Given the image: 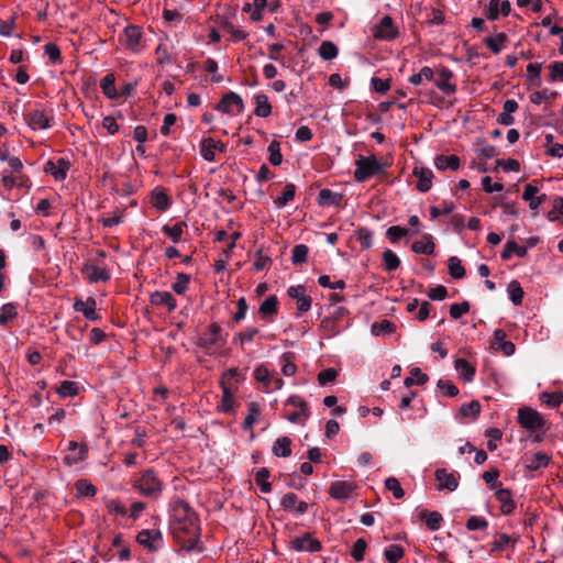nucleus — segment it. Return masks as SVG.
I'll return each mask as SVG.
<instances>
[{
  "instance_id": "obj_1",
  "label": "nucleus",
  "mask_w": 563,
  "mask_h": 563,
  "mask_svg": "<svg viewBox=\"0 0 563 563\" xmlns=\"http://www.w3.org/2000/svg\"><path fill=\"white\" fill-rule=\"evenodd\" d=\"M385 168L386 165L382 163L375 155H360L355 161L354 179L357 183H364L368 178L383 173Z\"/></svg>"
},
{
  "instance_id": "obj_2",
  "label": "nucleus",
  "mask_w": 563,
  "mask_h": 563,
  "mask_svg": "<svg viewBox=\"0 0 563 563\" xmlns=\"http://www.w3.org/2000/svg\"><path fill=\"white\" fill-rule=\"evenodd\" d=\"M134 487L146 497H157L162 492V482L153 470L144 471L133 483Z\"/></svg>"
},
{
  "instance_id": "obj_3",
  "label": "nucleus",
  "mask_w": 563,
  "mask_h": 563,
  "mask_svg": "<svg viewBox=\"0 0 563 563\" xmlns=\"http://www.w3.org/2000/svg\"><path fill=\"white\" fill-rule=\"evenodd\" d=\"M172 514L175 521L184 523L183 529L187 531L197 530V517L190 506L181 500L177 499L173 503Z\"/></svg>"
},
{
  "instance_id": "obj_4",
  "label": "nucleus",
  "mask_w": 563,
  "mask_h": 563,
  "mask_svg": "<svg viewBox=\"0 0 563 563\" xmlns=\"http://www.w3.org/2000/svg\"><path fill=\"white\" fill-rule=\"evenodd\" d=\"M518 423L530 432H538L544 428L547 421L537 410L523 407L518 410Z\"/></svg>"
},
{
  "instance_id": "obj_5",
  "label": "nucleus",
  "mask_w": 563,
  "mask_h": 563,
  "mask_svg": "<svg viewBox=\"0 0 563 563\" xmlns=\"http://www.w3.org/2000/svg\"><path fill=\"white\" fill-rule=\"evenodd\" d=\"M255 379L263 385L266 393L279 390L284 382L274 372H271L265 365L261 364L254 369Z\"/></svg>"
},
{
  "instance_id": "obj_6",
  "label": "nucleus",
  "mask_w": 563,
  "mask_h": 563,
  "mask_svg": "<svg viewBox=\"0 0 563 563\" xmlns=\"http://www.w3.org/2000/svg\"><path fill=\"white\" fill-rule=\"evenodd\" d=\"M216 110L230 115H238L244 110L243 100L238 93L230 91L222 96L216 106Z\"/></svg>"
},
{
  "instance_id": "obj_7",
  "label": "nucleus",
  "mask_w": 563,
  "mask_h": 563,
  "mask_svg": "<svg viewBox=\"0 0 563 563\" xmlns=\"http://www.w3.org/2000/svg\"><path fill=\"white\" fill-rule=\"evenodd\" d=\"M434 70V75L438 76L434 84L439 90H441L444 95L450 96L456 92V85L452 82L454 77L451 69L445 66H440Z\"/></svg>"
},
{
  "instance_id": "obj_8",
  "label": "nucleus",
  "mask_w": 563,
  "mask_h": 563,
  "mask_svg": "<svg viewBox=\"0 0 563 563\" xmlns=\"http://www.w3.org/2000/svg\"><path fill=\"white\" fill-rule=\"evenodd\" d=\"M222 329L218 323H212L209 325L207 331L199 338L198 345L205 349H209L211 346H222L224 344V339L221 335Z\"/></svg>"
},
{
  "instance_id": "obj_9",
  "label": "nucleus",
  "mask_w": 563,
  "mask_h": 563,
  "mask_svg": "<svg viewBox=\"0 0 563 563\" xmlns=\"http://www.w3.org/2000/svg\"><path fill=\"white\" fill-rule=\"evenodd\" d=\"M290 547L297 552H318L321 550V542L310 533H305L290 540Z\"/></svg>"
},
{
  "instance_id": "obj_10",
  "label": "nucleus",
  "mask_w": 563,
  "mask_h": 563,
  "mask_svg": "<svg viewBox=\"0 0 563 563\" xmlns=\"http://www.w3.org/2000/svg\"><path fill=\"white\" fill-rule=\"evenodd\" d=\"M220 386L222 390V397L218 408L222 412H233L235 409L234 391L236 386L233 383H229L224 379H221Z\"/></svg>"
},
{
  "instance_id": "obj_11",
  "label": "nucleus",
  "mask_w": 563,
  "mask_h": 563,
  "mask_svg": "<svg viewBox=\"0 0 563 563\" xmlns=\"http://www.w3.org/2000/svg\"><path fill=\"white\" fill-rule=\"evenodd\" d=\"M288 296L296 300L297 310L300 313L307 312L311 307V297L307 295V290L302 285L290 286L287 290Z\"/></svg>"
},
{
  "instance_id": "obj_12",
  "label": "nucleus",
  "mask_w": 563,
  "mask_h": 563,
  "mask_svg": "<svg viewBox=\"0 0 563 563\" xmlns=\"http://www.w3.org/2000/svg\"><path fill=\"white\" fill-rule=\"evenodd\" d=\"M374 37L384 41L394 40L398 35V30L394 25L393 19L388 15L384 16L374 27Z\"/></svg>"
},
{
  "instance_id": "obj_13",
  "label": "nucleus",
  "mask_w": 563,
  "mask_h": 563,
  "mask_svg": "<svg viewBox=\"0 0 563 563\" xmlns=\"http://www.w3.org/2000/svg\"><path fill=\"white\" fill-rule=\"evenodd\" d=\"M88 449L86 444H79L76 441H69L68 452L64 457V462L71 466L78 464L87 457Z\"/></svg>"
},
{
  "instance_id": "obj_14",
  "label": "nucleus",
  "mask_w": 563,
  "mask_h": 563,
  "mask_svg": "<svg viewBox=\"0 0 563 563\" xmlns=\"http://www.w3.org/2000/svg\"><path fill=\"white\" fill-rule=\"evenodd\" d=\"M70 168L69 161L65 158H58L57 161H48L45 164V173L52 175L55 180H64Z\"/></svg>"
},
{
  "instance_id": "obj_15",
  "label": "nucleus",
  "mask_w": 563,
  "mask_h": 563,
  "mask_svg": "<svg viewBox=\"0 0 563 563\" xmlns=\"http://www.w3.org/2000/svg\"><path fill=\"white\" fill-rule=\"evenodd\" d=\"M282 507L290 512L303 515L308 511V504L299 500L295 493H287L280 500Z\"/></svg>"
},
{
  "instance_id": "obj_16",
  "label": "nucleus",
  "mask_w": 563,
  "mask_h": 563,
  "mask_svg": "<svg viewBox=\"0 0 563 563\" xmlns=\"http://www.w3.org/2000/svg\"><path fill=\"white\" fill-rule=\"evenodd\" d=\"M435 479L438 482V489L453 492L459 486V475L455 472L450 473L444 468L435 471Z\"/></svg>"
},
{
  "instance_id": "obj_17",
  "label": "nucleus",
  "mask_w": 563,
  "mask_h": 563,
  "mask_svg": "<svg viewBox=\"0 0 563 563\" xmlns=\"http://www.w3.org/2000/svg\"><path fill=\"white\" fill-rule=\"evenodd\" d=\"M354 488V485L350 482L335 481L331 483L329 494L336 500H345L352 496Z\"/></svg>"
},
{
  "instance_id": "obj_18",
  "label": "nucleus",
  "mask_w": 563,
  "mask_h": 563,
  "mask_svg": "<svg viewBox=\"0 0 563 563\" xmlns=\"http://www.w3.org/2000/svg\"><path fill=\"white\" fill-rule=\"evenodd\" d=\"M136 540L150 551H156L162 541V533L159 530H142L139 532Z\"/></svg>"
},
{
  "instance_id": "obj_19",
  "label": "nucleus",
  "mask_w": 563,
  "mask_h": 563,
  "mask_svg": "<svg viewBox=\"0 0 563 563\" xmlns=\"http://www.w3.org/2000/svg\"><path fill=\"white\" fill-rule=\"evenodd\" d=\"M81 273L89 283L107 282L110 279V273L107 268L90 263L84 265Z\"/></svg>"
},
{
  "instance_id": "obj_20",
  "label": "nucleus",
  "mask_w": 563,
  "mask_h": 563,
  "mask_svg": "<svg viewBox=\"0 0 563 563\" xmlns=\"http://www.w3.org/2000/svg\"><path fill=\"white\" fill-rule=\"evenodd\" d=\"M492 347L496 351L501 352L506 356L512 355L516 350V346L512 342L506 341V333L501 329L495 330Z\"/></svg>"
},
{
  "instance_id": "obj_21",
  "label": "nucleus",
  "mask_w": 563,
  "mask_h": 563,
  "mask_svg": "<svg viewBox=\"0 0 563 563\" xmlns=\"http://www.w3.org/2000/svg\"><path fill=\"white\" fill-rule=\"evenodd\" d=\"M152 306L165 307L169 312L177 308V301L169 291H154L150 296Z\"/></svg>"
},
{
  "instance_id": "obj_22",
  "label": "nucleus",
  "mask_w": 563,
  "mask_h": 563,
  "mask_svg": "<svg viewBox=\"0 0 563 563\" xmlns=\"http://www.w3.org/2000/svg\"><path fill=\"white\" fill-rule=\"evenodd\" d=\"M142 31L136 25H129L124 29V45L132 52L141 48Z\"/></svg>"
},
{
  "instance_id": "obj_23",
  "label": "nucleus",
  "mask_w": 563,
  "mask_h": 563,
  "mask_svg": "<svg viewBox=\"0 0 563 563\" xmlns=\"http://www.w3.org/2000/svg\"><path fill=\"white\" fill-rule=\"evenodd\" d=\"M217 151H224V145L221 142H218L211 137L203 139L200 143V154L203 159L208 162H213L216 158Z\"/></svg>"
},
{
  "instance_id": "obj_24",
  "label": "nucleus",
  "mask_w": 563,
  "mask_h": 563,
  "mask_svg": "<svg viewBox=\"0 0 563 563\" xmlns=\"http://www.w3.org/2000/svg\"><path fill=\"white\" fill-rule=\"evenodd\" d=\"M413 176L418 178L416 188L421 192H427L432 187L433 173L429 168L415 167L412 172Z\"/></svg>"
},
{
  "instance_id": "obj_25",
  "label": "nucleus",
  "mask_w": 563,
  "mask_h": 563,
  "mask_svg": "<svg viewBox=\"0 0 563 563\" xmlns=\"http://www.w3.org/2000/svg\"><path fill=\"white\" fill-rule=\"evenodd\" d=\"M74 309L77 312H81L88 320L95 321L99 319V316L96 312V300L92 297H89L86 300L76 299Z\"/></svg>"
},
{
  "instance_id": "obj_26",
  "label": "nucleus",
  "mask_w": 563,
  "mask_h": 563,
  "mask_svg": "<svg viewBox=\"0 0 563 563\" xmlns=\"http://www.w3.org/2000/svg\"><path fill=\"white\" fill-rule=\"evenodd\" d=\"M495 496L500 504V511L504 515H510L515 510L516 504L509 489L498 487L495 492Z\"/></svg>"
},
{
  "instance_id": "obj_27",
  "label": "nucleus",
  "mask_w": 563,
  "mask_h": 563,
  "mask_svg": "<svg viewBox=\"0 0 563 563\" xmlns=\"http://www.w3.org/2000/svg\"><path fill=\"white\" fill-rule=\"evenodd\" d=\"M511 5L508 0H490L487 18L492 21L498 19L499 14L504 16L510 13Z\"/></svg>"
},
{
  "instance_id": "obj_28",
  "label": "nucleus",
  "mask_w": 563,
  "mask_h": 563,
  "mask_svg": "<svg viewBox=\"0 0 563 563\" xmlns=\"http://www.w3.org/2000/svg\"><path fill=\"white\" fill-rule=\"evenodd\" d=\"M27 122L33 130H43L49 126V119L42 109L30 112L27 114Z\"/></svg>"
},
{
  "instance_id": "obj_29",
  "label": "nucleus",
  "mask_w": 563,
  "mask_h": 563,
  "mask_svg": "<svg viewBox=\"0 0 563 563\" xmlns=\"http://www.w3.org/2000/svg\"><path fill=\"white\" fill-rule=\"evenodd\" d=\"M503 113L499 114L497 122L503 125H511L515 122L512 113L518 110V102L514 99H508L504 102Z\"/></svg>"
},
{
  "instance_id": "obj_30",
  "label": "nucleus",
  "mask_w": 563,
  "mask_h": 563,
  "mask_svg": "<svg viewBox=\"0 0 563 563\" xmlns=\"http://www.w3.org/2000/svg\"><path fill=\"white\" fill-rule=\"evenodd\" d=\"M151 200L158 211H165L170 207V198L163 188H155L151 194Z\"/></svg>"
},
{
  "instance_id": "obj_31",
  "label": "nucleus",
  "mask_w": 563,
  "mask_h": 563,
  "mask_svg": "<svg viewBox=\"0 0 563 563\" xmlns=\"http://www.w3.org/2000/svg\"><path fill=\"white\" fill-rule=\"evenodd\" d=\"M435 244L430 234H424L419 241L411 245V250L417 254L430 255L434 252Z\"/></svg>"
},
{
  "instance_id": "obj_32",
  "label": "nucleus",
  "mask_w": 563,
  "mask_h": 563,
  "mask_svg": "<svg viewBox=\"0 0 563 563\" xmlns=\"http://www.w3.org/2000/svg\"><path fill=\"white\" fill-rule=\"evenodd\" d=\"M255 109L254 114L260 118H267L272 113V106L265 93L254 96Z\"/></svg>"
},
{
  "instance_id": "obj_33",
  "label": "nucleus",
  "mask_w": 563,
  "mask_h": 563,
  "mask_svg": "<svg viewBox=\"0 0 563 563\" xmlns=\"http://www.w3.org/2000/svg\"><path fill=\"white\" fill-rule=\"evenodd\" d=\"M550 462V456L543 452H537L526 457V466L530 471H537L547 467Z\"/></svg>"
},
{
  "instance_id": "obj_34",
  "label": "nucleus",
  "mask_w": 563,
  "mask_h": 563,
  "mask_svg": "<svg viewBox=\"0 0 563 563\" xmlns=\"http://www.w3.org/2000/svg\"><path fill=\"white\" fill-rule=\"evenodd\" d=\"M278 309V299L276 296H269L267 297L260 307V314L267 319L268 321L272 320V317L277 313Z\"/></svg>"
},
{
  "instance_id": "obj_35",
  "label": "nucleus",
  "mask_w": 563,
  "mask_h": 563,
  "mask_svg": "<svg viewBox=\"0 0 563 563\" xmlns=\"http://www.w3.org/2000/svg\"><path fill=\"white\" fill-rule=\"evenodd\" d=\"M434 165L439 170H456L460 167V158L456 155H439L434 159Z\"/></svg>"
},
{
  "instance_id": "obj_36",
  "label": "nucleus",
  "mask_w": 563,
  "mask_h": 563,
  "mask_svg": "<svg viewBox=\"0 0 563 563\" xmlns=\"http://www.w3.org/2000/svg\"><path fill=\"white\" fill-rule=\"evenodd\" d=\"M100 88L102 89L103 95L111 100L119 97V92L115 89V77L113 74H107L101 79Z\"/></svg>"
},
{
  "instance_id": "obj_37",
  "label": "nucleus",
  "mask_w": 563,
  "mask_h": 563,
  "mask_svg": "<svg viewBox=\"0 0 563 563\" xmlns=\"http://www.w3.org/2000/svg\"><path fill=\"white\" fill-rule=\"evenodd\" d=\"M273 453L279 457H288L291 454V440L288 437L278 438L273 445Z\"/></svg>"
},
{
  "instance_id": "obj_38",
  "label": "nucleus",
  "mask_w": 563,
  "mask_h": 563,
  "mask_svg": "<svg viewBox=\"0 0 563 563\" xmlns=\"http://www.w3.org/2000/svg\"><path fill=\"white\" fill-rule=\"evenodd\" d=\"M420 518L426 521L427 527L431 531H437L440 529L441 522L443 520L442 516L438 511H428L422 510L420 512Z\"/></svg>"
},
{
  "instance_id": "obj_39",
  "label": "nucleus",
  "mask_w": 563,
  "mask_h": 563,
  "mask_svg": "<svg viewBox=\"0 0 563 563\" xmlns=\"http://www.w3.org/2000/svg\"><path fill=\"white\" fill-rule=\"evenodd\" d=\"M267 4V0H253L252 3H246L243 11L250 12L253 21H260L263 16V10Z\"/></svg>"
},
{
  "instance_id": "obj_40",
  "label": "nucleus",
  "mask_w": 563,
  "mask_h": 563,
  "mask_svg": "<svg viewBox=\"0 0 563 563\" xmlns=\"http://www.w3.org/2000/svg\"><path fill=\"white\" fill-rule=\"evenodd\" d=\"M512 254H516L518 257H525L527 255V247L519 246L515 241H508L505 244L501 258L508 261Z\"/></svg>"
},
{
  "instance_id": "obj_41",
  "label": "nucleus",
  "mask_w": 563,
  "mask_h": 563,
  "mask_svg": "<svg viewBox=\"0 0 563 563\" xmlns=\"http://www.w3.org/2000/svg\"><path fill=\"white\" fill-rule=\"evenodd\" d=\"M455 369L462 378L471 382L475 375V368L465 358H457L455 361Z\"/></svg>"
},
{
  "instance_id": "obj_42",
  "label": "nucleus",
  "mask_w": 563,
  "mask_h": 563,
  "mask_svg": "<svg viewBox=\"0 0 563 563\" xmlns=\"http://www.w3.org/2000/svg\"><path fill=\"white\" fill-rule=\"evenodd\" d=\"M296 194V186L294 184H287L279 197L274 200L275 206L278 209L284 208L288 202L292 201Z\"/></svg>"
},
{
  "instance_id": "obj_43",
  "label": "nucleus",
  "mask_w": 563,
  "mask_h": 563,
  "mask_svg": "<svg viewBox=\"0 0 563 563\" xmlns=\"http://www.w3.org/2000/svg\"><path fill=\"white\" fill-rule=\"evenodd\" d=\"M279 364L282 366V373L285 376H292L296 374L297 366L295 364V356L292 353H289V352L284 353L280 356Z\"/></svg>"
},
{
  "instance_id": "obj_44",
  "label": "nucleus",
  "mask_w": 563,
  "mask_h": 563,
  "mask_svg": "<svg viewBox=\"0 0 563 563\" xmlns=\"http://www.w3.org/2000/svg\"><path fill=\"white\" fill-rule=\"evenodd\" d=\"M433 77L434 70L429 66H424L420 69L419 73L413 74L409 77V82L413 86H419L423 81H431Z\"/></svg>"
},
{
  "instance_id": "obj_45",
  "label": "nucleus",
  "mask_w": 563,
  "mask_h": 563,
  "mask_svg": "<svg viewBox=\"0 0 563 563\" xmlns=\"http://www.w3.org/2000/svg\"><path fill=\"white\" fill-rule=\"evenodd\" d=\"M185 228L187 224L185 222H178L175 225H164L162 231L172 239L174 243H178L181 239Z\"/></svg>"
},
{
  "instance_id": "obj_46",
  "label": "nucleus",
  "mask_w": 563,
  "mask_h": 563,
  "mask_svg": "<svg viewBox=\"0 0 563 563\" xmlns=\"http://www.w3.org/2000/svg\"><path fill=\"white\" fill-rule=\"evenodd\" d=\"M318 53L324 60H331L338 56L339 49L333 42L323 41L319 46Z\"/></svg>"
},
{
  "instance_id": "obj_47",
  "label": "nucleus",
  "mask_w": 563,
  "mask_h": 563,
  "mask_svg": "<svg viewBox=\"0 0 563 563\" xmlns=\"http://www.w3.org/2000/svg\"><path fill=\"white\" fill-rule=\"evenodd\" d=\"M261 413V409L257 402H250L247 405V416L244 419L243 422V429L250 430L252 429L253 424L257 421V418Z\"/></svg>"
},
{
  "instance_id": "obj_48",
  "label": "nucleus",
  "mask_w": 563,
  "mask_h": 563,
  "mask_svg": "<svg viewBox=\"0 0 563 563\" xmlns=\"http://www.w3.org/2000/svg\"><path fill=\"white\" fill-rule=\"evenodd\" d=\"M506 42L507 35L505 33H498L485 40L487 47L495 54L499 53L505 47Z\"/></svg>"
},
{
  "instance_id": "obj_49",
  "label": "nucleus",
  "mask_w": 563,
  "mask_h": 563,
  "mask_svg": "<svg viewBox=\"0 0 563 563\" xmlns=\"http://www.w3.org/2000/svg\"><path fill=\"white\" fill-rule=\"evenodd\" d=\"M269 477V471L266 467L260 468L254 477V481L256 485L260 486L261 492L263 493H271L272 492V485L268 482Z\"/></svg>"
},
{
  "instance_id": "obj_50",
  "label": "nucleus",
  "mask_w": 563,
  "mask_h": 563,
  "mask_svg": "<svg viewBox=\"0 0 563 563\" xmlns=\"http://www.w3.org/2000/svg\"><path fill=\"white\" fill-rule=\"evenodd\" d=\"M428 375L423 374L419 367H413L410 371V376L405 378V386L410 387L415 384L424 385L428 382Z\"/></svg>"
},
{
  "instance_id": "obj_51",
  "label": "nucleus",
  "mask_w": 563,
  "mask_h": 563,
  "mask_svg": "<svg viewBox=\"0 0 563 563\" xmlns=\"http://www.w3.org/2000/svg\"><path fill=\"white\" fill-rule=\"evenodd\" d=\"M16 316H18L16 306L11 302L4 303L0 308V324L7 325L11 320L16 318Z\"/></svg>"
},
{
  "instance_id": "obj_52",
  "label": "nucleus",
  "mask_w": 563,
  "mask_h": 563,
  "mask_svg": "<svg viewBox=\"0 0 563 563\" xmlns=\"http://www.w3.org/2000/svg\"><path fill=\"white\" fill-rule=\"evenodd\" d=\"M449 273L454 279H461L465 276V269L462 262L456 256H451L448 262Z\"/></svg>"
},
{
  "instance_id": "obj_53",
  "label": "nucleus",
  "mask_w": 563,
  "mask_h": 563,
  "mask_svg": "<svg viewBox=\"0 0 563 563\" xmlns=\"http://www.w3.org/2000/svg\"><path fill=\"white\" fill-rule=\"evenodd\" d=\"M508 294L511 302L515 306H520L523 299V289L517 280H512L508 285Z\"/></svg>"
},
{
  "instance_id": "obj_54",
  "label": "nucleus",
  "mask_w": 563,
  "mask_h": 563,
  "mask_svg": "<svg viewBox=\"0 0 563 563\" xmlns=\"http://www.w3.org/2000/svg\"><path fill=\"white\" fill-rule=\"evenodd\" d=\"M190 283V276L185 273H178L176 275V280L173 284L172 288L177 295H184L188 290V286Z\"/></svg>"
},
{
  "instance_id": "obj_55",
  "label": "nucleus",
  "mask_w": 563,
  "mask_h": 563,
  "mask_svg": "<svg viewBox=\"0 0 563 563\" xmlns=\"http://www.w3.org/2000/svg\"><path fill=\"white\" fill-rule=\"evenodd\" d=\"M75 488H76L78 495L82 496V497H93L97 493L96 486L86 479L77 481L75 483Z\"/></svg>"
},
{
  "instance_id": "obj_56",
  "label": "nucleus",
  "mask_w": 563,
  "mask_h": 563,
  "mask_svg": "<svg viewBox=\"0 0 563 563\" xmlns=\"http://www.w3.org/2000/svg\"><path fill=\"white\" fill-rule=\"evenodd\" d=\"M395 330V325L391 321L384 319L379 322H375L372 324V333L374 335H383L387 333H391Z\"/></svg>"
},
{
  "instance_id": "obj_57",
  "label": "nucleus",
  "mask_w": 563,
  "mask_h": 563,
  "mask_svg": "<svg viewBox=\"0 0 563 563\" xmlns=\"http://www.w3.org/2000/svg\"><path fill=\"white\" fill-rule=\"evenodd\" d=\"M383 263L386 271L391 272L399 267V257L390 250H386L383 253Z\"/></svg>"
},
{
  "instance_id": "obj_58",
  "label": "nucleus",
  "mask_w": 563,
  "mask_h": 563,
  "mask_svg": "<svg viewBox=\"0 0 563 563\" xmlns=\"http://www.w3.org/2000/svg\"><path fill=\"white\" fill-rule=\"evenodd\" d=\"M269 157L268 161L272 165L278 166L283 162V155L280 153V144L277 141H272L268 145Z\"/></svg>"
},
{
  "instance_id": "obj_59",
  "label": "nucleus",
  "mask_w": 563,
  "mask_h": 563,
  "mask_svg": "<svg viewBox=\"0 0 563 563\" xmlns=\"http://www.w3.org/2000/svg\"><path fill=\"white\" fill-rule=\"evenodd\" d=\"M384 555L389 563H397L404 556V549L398 544H391L385 549Z\"/></svg>"
},
{
  "instance_id": "obj_60",
  "label": "nucleus",
  "mask_w": 563,
  "mask_h": 563,
  "mask_svg": "<svg viewBox=\"0 0 563 563\" xmlns=\"http://www.w3.org/2000/svg\"><path fill=\"white\" fill-rule=\"evenodd\" d=\"M545 141L547 153L552 157L561 158L563 156V145L554 143L551 134L545 136Z\"/></svg>"
},
{
  "instance_id": "obj_61",
  "label": "nucleus",
  "mask_w": 563,
  "mask_h": 563,
  "mask_svg": "<svg viewBox=\"0 0 563 563\" xmlns=\"http://www.w3.org/2000/svg\"><path fill=\"white\" fill-rule=\"evenodd\" d=\"M481 412V404L477 400H473L468 404H464L460 408V415L462 417L476 418Z\"/></svg>"
},
{
  "instance_id": "obj_62",
  "label": "nucleus",
  "mask_w": 563,
  "mask_h": 563,
  "mask_svg": "<svg viewBox=\"0 0 563 563\" xmlns=\"http://www.w3.org/2000/svg\"><path fill=\"white\" fill-rule=\"evenodd\" d=\"M341 200V195L331 191L330 189H321L319 192L320 205H338Z\"/></svg>"
},
{
  "instance_id": "obj_63",
  "label": "nucleus",
  "mask_w": 563,
  "mask_h": 563,
  "mask_svg": "<svg viewBox=\"0 0 563 563\" xmlns=\"http://www.w3.org/2000/svg\"><path fill=\"white\" fill-rule=\"evenodd\" d=\"M540 399L542 404L552 408H556L562 404L563 395L559 393H543Z\"/></svg>"
},
{
  "instance_id": "obj_64",
  "label": "nucleus",
  "mask_w": 563,
  "mask_h": 563,
  "mask_svg": "<svg viewBox=\"0 0 563 563\" xmlns=\"http://www.w3.org/2000/svg\"><path fill=\"white\" fill-rule=\"evenodd\" d=\"M560 216H563V198L556 197L553 200L552 209L548 212V219L553 222L559 220Z\"/></svg>"
}]
</instances>
